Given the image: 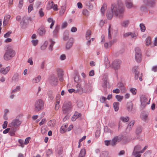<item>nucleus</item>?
I'll use <instances>...</instances> for the list:
<instances>
[{
  "label": "nucleus",
  "mask_w": 157,
  "mask_h": 157,
  "mask_svg": "<svg viewBox=\"0 0 157 157\" xmlns=\"http://www.w3.org/2000/svg\"><path fill=\"white\" fill-rule=\"evenodd\" d=\"M111 10V11H108L106 14V16L108 19H111L113 15L120 18L123 17L124 8L123 4L121 2H118L112 4Z\"/></svg>",
  "instance_id": "obj_1"
},
{
  "label": "nucleus",
  "mask_w": 157,
  "mask_h": 157,
  "mask_svg": "<svg viewBox=\"0 0 157 157\" xmlns=\"http://www.w3.org/2000/svg\"><path fill=\"white\" fill-rule=\"evenodd\" d=\"M15 55V52L12 49H10L7 50L4 56V59L5 60L8 61L14 57Z\"/></svg>",
  "instance_id": "obj_2"
},
{
  "label": "nucleus",
  "mask_w": 157,
  "mask_h": 157,
  "mask_svg": "<svg viewBox=\"0 0 157 157\" xmlns=\"http://www.w3.org/2000/svg\"><path fill=\"white\" fill-rule=\"evenodd\" d=\"M151 99H148L144 95H142L140 97V107L144 108L146 107L147 105L150 104Z\"/></svg>",
  "instance_id": "obj_3"
},
{
  "label": "nucleus",
  "mask_w": 157,
  "mask_h": 157,
  "mask_svg": "<svg viewBox=\"0 0 157 157\" xmlns=\"http://www.w3.org/2000/svg\"><path fill=\"white\" fill-rule=\"evenodd\" d=\"M135 59L137 62H140L141 60V54L140 48L138 47L135 48Z\"/></svg>",
  "instance_id": "obj_4"
},
{
  "label": "nucleus",
  "mask_w": 157,
  "mask_h": 157,
  "mask_svg": "<svg viewBox=\"0 0 157 157\" xmlns=\"http://www.w3.org/2000/svg\"><path fill=\"white\" fill-rule=\"evenodd\" d=\"M31 21V18L30 17H24L20 22V25L21 27L23 28L26 25L29 21Z\"/></svg>",
  "instance_id": "obj_5"
},
{
  "label": "nucleus",
  "mask_w": 157,
  "mask_h": 157,
  "mask_svg": "<svg viewBox=\"0 0 157 157\" xmlns=\"http://www.w3.org/2000/svg\"><path fill=\"white\" fill-rule=\"evenodd\" d=\"M121 61L120 60H116L113 63L112 67L115 70L120 68Z\"/></svg>",
  "instance_id": "obj_6"
},
{
  "label": "nucleus",
  "mask_w": 157,
  "mask_h": 157,
  "mask_svg": "<svg viewBox=\"0 0 157 157\" xmlns=\"http://www.w3.org/2000/svg\"><path fill=\"white\" fill-rule=\"evenodd\" d=\"M144 4L150 7H152L155 6V0H144Z\"/></svg>",
  "instance_id": "obj_7"
},
{
  "label": "nucleus",
  "mask_w": 157,
  "mask_h": 157,
  "mask_svg": "<svg viewBox=\"0 0 157 157\" xmlns=\"http://www.w3.org/2000/svg\"><path fill=\"white\" fill-rule=\"evenodd\" d=\"M49 82L52 84L56 85L57 84L58 80L56 76L52 75L50 77Z\"/></svg>",
  "instance_id": "obj_8"
},
{
  "label": "nucleus",
  "mask_w": 157,
  "mask_h": 157,
  "mask_svg": "<svg viewBox=\"0 0 157 157\" xmlns=\"http://www.w3.org/2000/svg\"><path fill=\"white\" fill-rule=\"evenodd\" d=\"M11 67L8 66L6 67H3L1 68L0 70V73L5 75H6L10 71Z\"/></svg>",
  "instance_id": "obj_9"
},
{
  "label": "nucleus",
  "mask_w": 157,
  "mask_h": 157,
  "mask_svg": "<svg viewBox=\"0 0 157 157\" xmlns=\"http://www.w3.org/2000/svg\"><path fill=\"white\" fill-rule=\"evenodd\" d=\"M121 136H117L115 137L111 142V145L113 146L116 144L117 142H119L122 139Z\"/></svg>",
  "instance_id": "obj_10"
},
{
  "label": "nucleus",
  "mask_w": 157,
  "mask_h": 157,
  "mask_svg": "<svg viewBox=\"0 0 157 157\" xmlns=\"http://www.w3.org/2000/svg\"><path fill=\"white\" fill-rule=\"evenodd\" d=\"M21 122L19 119H15L13 120L10 124L15 128L18 127L21 124Z\"/></svg>",
  "instance_id": "obj_11"
},
{
  "label": "nucleus",
  "mask_w": 157,
  "mask_h": 157,
  "mask_svg": "<svg viewBox=\"0 0 157 157\" xmlns=\"http://www.w3.org/2000/svg\"><path fill=\"white\" fill-rule=\"evenodd\" d=\"M44 102L42 100L39 99L36 101L35 104L36 108H42L44 107Z\"/></svg>",
  "instance_id": "obj_12"
},
{
  "label": "nucleus",
  "mask_w": 157,
  "mask_h": 157,
  "mask_svg": "<svg viewBox=\"0 0 157 157\" xmlns=\"http://www.w3.org/2000/svg\"><path fill=\"white\" fill-rule=\"evenodd\" d=\"M148 113L147 112L143 111L140 114V118L144 121H146L148 118Z\"/></svg>",
  "instance_id": "obj_13"
},
{
  "label": "nucleus",
  "mask_w": 157,
  "mask_h": 157,
  "mask_svg": "<svg viewBox=\"0 0 157 157\" xmlns=\"http://www.w3.org/2000/svg\"><path fill=\"white\" fill-rule=\"evenodd\" d=\"M92 90V86L90 84H86L83 90V91L85 93H90Z\"/></svg>",
  "instance_id": "obj_14"
},
{
  "label": "nucleus",
  "mask_w": 157,
  "mask_h": 157,
  "mask_svg": "<svg viewBox=\"0 0 157 157\" xmlns=\"http://www.w3.org/2000/svg\"><path fill=\"white\" fill-rule=\"evenodd\" d=\"M130 23L129 20H126L123 21L121 23V26L124 28H125L128 26Z\"/></svg>",
  "instance_id": "obj_15"
},
{
  "label": "nucleus",
  "mask_w": 157,
  "mask_h": 157,
  "mask_svg": "<svg viewBox=\"0 0 157 157\" xmlns=\"http://www.w3.org/2000/svg\"><path fill=\"white\" fill-rule=\"evenodd\" d=\"M73 39L71 38L66 44V48L67 49H70L72 46L73 43Z\"/></svg>",
  "instance_id": "obj_16"
},
{
  "label": "nucleus",
  "mask_w": 157,
  "mask_h": 157,
  "mask_svg": "<svg viewBox=\"0 0 157 157\" xmlns=\"http://www.w3.org/2000/svg\"><path fill=\"white\" fill-rule=\"evenodd\" d=\"M125 5L128 8H131L133 6L132 2L131 0H127L125 2Z\"/></svg>",
  "instance_id": "obj_17"
},
{
  "label": "nucleus",
  "mask_w": 157,
  "mask_h": 157,
  "mask_svg": "<svg viewBox=\"0 0 157 157\" xmlns=\"http://www.w3.org/2000/svg\"><path fill=\"white\" fill-rule=\"evenodd\" d=\"M38 32L40 36H43L45 34V29L43 27L40 28L38 29Z\"/></svg>",
  "instance_id": "obj_18"
},
{
  "label": "nucleus",
  "mask_w": 157,
  "mask_h": 157,
  "mask_svg": "<svg viewBox=\"0 0 157 157\" xmlns=\"http://www.w3.org/2000/svg\"><path fill=\"white\" fill-rule=\"evenodd\" d=\"M141 149V146L140 145H136L134 148V151L133 152V153L136 154L139 152Z\"/></svg>",
  "instance_id": "obj_19"
},
{
  "label": "nucleus",
  "mask_w": 157,
  "mask_h": 157,
  "mask_svg": "<svg viewBox=\"0 0 157 157\" xmlns=\"http://www.w3.org/2000/svg\"><path fill=\"white\" fill-rule=\"evenodd\" d=\"M41 79L40 75H38L37 77L34 78L32 80V82L33 83H37L39 82Z\"/></svg>",
  "instance_id": "obj_20"
},
{
  "label": "nucleus",
  "mask_w": 157,
  "mask_h": 157,
  "mask_svg": "<svg viewBox=\"0 0 157 157\" xmlns=\"http://www.w3.org/2000/svg\"><path fill=\"white\" fill-rule=\"evenodd\" d=\"M118 85H119L118 87L120 89L122 93H124L126 92V89L123 86V85L122 84L120 83L119 84H118Z\"/></svg>",
  "instance_id": "obj_21"
},
{
  "label": "nucleus",
  "mask_w": 157,
  "mask_h": 157,
  "mask_svg": "<svg viewBox=\"0 0 157 157\" xmlns=\"http://www.w3.org/2000/svg\"><path fill=\"white\" fill-rule=\"evenodd\" d=\"M86 150L84 149L81 150L78 157H84L86 153Z\"/></svg>",
  "instance_id": "obj_22"
},
{
  "label": "nucleus",
  "mask_w": 157,
  "mask_h": 157,
  "mask_svg": "<svg viewBox=\"0 0 157 157\" xmlns=\"http://www.w3.org/2000/svg\"><path fill=\"white\" fill-rule=\"evenodd\" d=\"M63 107L65 108H70L72 107L71 103L70 102H65L63 105Z\"/></svg>",
  "instance_id": "obj_23"
},
{
  "label": "nucleus",
  "mask_w": 157,
  "mask_h": 157,
  "mask_svg": "<svg viewBox=\"0 0 157 157\" xmlns=\"http://www.w3.org/2000/svg\"><path fill=\"white\" fill-rule=\"evenodd\" d=\"M10 15H7L5 17L3 21V25H6L7 22V20L10 19Z\"/></svg>",
  "instance_id": "obj_24"
},
{
  "label": "nucleus",
  "mask_w": 157,
  "mask_h": 157,
  "mask_svg": "<svg viewBox=\"0 0 157 157\" xmlns=\"http://www.w3.org/2000/svg\"><path fill=\"white\" fill-rule=\"evenodd\" d=\"M63 72L62 71H60L58 72V75L60 81H62L63 80Z\"/></svg>",
  "instance_id": "obj_25"
},
{
  "label": "nucleus",
  "mask_w": 157,
  "mask_h": 157,
  "mask_svg": "<svg viewBox=\"0 0 157 157\" xmlns=\"http://www.w3.org/2000/svg\"><path fill=\"white\" fill-rule=\"evenodd\" d=\"M56 121L54 120H50L48 123L49 126L51 127H54L56 124Z\"/></svg>",
  "instance_id": "obj_26"
},
{
  "label": "nucleus",
  "mask_w": 157,
  "mask_h": 157,
  "mask_svg": "<svg viewBox=\"0 0 157 157\" xmlns=\"http://www.w3.org/2000/svg\"><path fill=\"white\" fill-rule=\"evenodd\" d=\"M53 2L52 1H49L48 3V5L47 8L48 10H50L53 8Z\"/></svg>",
  "instance_id": "obj_27"
},
{
  "label": "nucleus",
  "mask_w": 157,
  "mask_h": 157,
  "mask_svg": "<svg viewBox=\"0 0 157 157\" xmlns=\"http://www.w3.org/2000/svg\"><path fill=\"white\" fill-rule=\"evenodd\" d=\"M107 5L106 4L104 3L102 6V7H101V12L103 14H104L105 11L107 8Z\"/></svg>",
  "instance_id": "obj_28"
},
{
  "label": "nucleus",
  "mask_w": 157,
  "mask_h": 157,
  "mask_svg": "<svg viewBox=\"0 0 157 157\" xmlns=\"http://www.w3.org/2000/svg\"><path fill=\"white\" fill-rule=\"evenodd\" d=\"M134 124V121H131L128 124L127 128L126 129V130H128V129L129 130H130L131 129L132 127L133 126Z\"/></svg>",
  "instance_id": "obj_29"
},
{
  "label": "nucleus",
  "mask_w": 157,
  "mask_h": 157,
  "mask_svg": "<svg viewBox=\"0 0 157 157\" xmlns=\"http://www.w3.org/2000/svg\"><path fill=\"white\" fill-rule=\"evenodd\" d=\"M115 98L118 101L121 102L123 98V96L119 95H117L115 96Z\"/></svg>",
  "instance_id": "obj_30"
},
{
  "label": "nucleus",
  "mask_w": 157,
  "mask_h": 157,
  "mask_svg": "<svg viewBox=\"0 0 157 157\" xmlns=\"http://www.w3.org/2000/svg\"><path fill=\"white\" fill-rule=\"evenodd\" d=\"M120 119L124 122H128L129 120V118L128 117H121Z\"/></svg>",
  "instance_id": "obj_31"
},
{
  "label": "nucleus",
  "mask_w": 157,
  "mask_h": 157,
  "mask_svg": "<svg viewBox=\"0 0 157 157\" xmlns=\"http://www.w3.org/2000/svg\"><path fill=\"white\" fill-rule=\"evenodd\" d=\"M91 33V32L90 30H89L87 31L86 35V40H88L90 38Z\"/></svg>",
  "instance_id": "obj_32"
},
{
  "label": "nucleus",
  "mask_w": 157,
  "mask_h": 157,
  "mask_svg": "<svg viewBox=\"0 0 157 157\" xmlns=\"http://www.w3.org/2000/svg\"><path fill=\"white\" fill-rule=\"evenodd\" d=\"M142 130V128L141 127H137L136 131V134H139L141 133Z\"/></svg>",
  "instance_id": "obj_33"
},
{
  "label": "nucleus",
  "mask_w": 157,
  "mask_h": 157,
  "mask_svg": "<svg viewBox=\"0 0 157 157\" xmlns=\"http://www.w3.org/2000/svg\"><path fill=\"white\" fill-rule=\"evenodd\" d=\"M151 38L147 37L145 40V44L146 46H148L151 44Z\"/></svg>",
  "instance_id": "obj_34"
},
{
  "label": "nucleus",
  "mask_w": 157,
  "mask_h": 157,
  "mask_svg": "<svg viewBox=\"0 0 157 157\" xmlns=\"http://www.w3.org/2000/svg\"><path fill=\"white\" fill-rule=\"evenodd\" d=\"M108 153L106 151L102 152L100 154V157H106L108 155Z\"/></svg>",
  "instance_id": "obj_35"
},
{
  "label": "nucleus",
  "mask_w": 157,
  "mask_h": 157,
  "mask_svg": "<svg viewBox=\"0 0 157 157\" xmlns=\"http://www.w3.org/2000/svg\"><path fill=\"white\" fill-rule=\"evenodd\" d=\"M50 42L51 44L49 47V49L50 50L52 51L53 50V46L54 44H55V42L53 41L52 40H51Z\"/></svg>",
  "instance_id": "obj_36"
},
{
  "label": "nucleus",
  "mask_w": 157,
  "mask_h": 157,
  "mask_svg": "<svg viewBox=\"0 0 157 157\" xmlns=\"http://www.w3.org/2000/svg\"><path fill=\"white\" fill-rule=\"evenodd\" d=\"M113 30V29L111 28L110 25L108 29V38L109 39H111V32Z\"/></svg>",
  "instance_id": "obj_37"
},
{
  "label": "nucleus",
  "mask_w": 157,
  "mask_h": 157,
  "mask_svg": "<svg viewBox=\"0 0 157 157\" xmlns=\"http://www.w3.org/2000/svg\"><path fill=\"white\" fill-rule=\"evenodd\" d=\"M82 14L86 16H87L89 15V12L86 9H83L82 12Z\"/></svg>",
  "instance_id": "obj_38"
},
{
  "label": "nucleus",
  "mask_w": 157,
  "mask_h": 157,
  "mask_svg": "<svg viewBox=\"0 0 157 157\" xmlns=\"http://www.w3.org/2000/svg\"><path fill=\"white\" fill-rule=\"evenodd\" d=\"M18 142L20 144V146L22 147H24V141L21 139H19L18 140Z\"/></svg>",
  "instance_id": "obj_39"
},
{
  "label": "nucleus",
  "mask_w": 157,
  "mask_h": 157,
  "mask_svg": "<svg viewBox=\"0 0 157 157\" xmlns=\"http://www.w3.org/2000/svg\"><path fill=\"white\" fill-rule=\"evenodd\" d=\"M59 25H57L55 29V30L53 31V33H54L56 34L58 33L59 32Z\"/></svg>",
  "instance_id": "obj_40"
},
{
  "label": "nucleus",
  "mask_w": 157,
  "mask_h": 157,
  "mask_svg": "<svg viewBox=\"0 0 157 157\" xmlns=\"http://www.w3.org/2000/svg\"><path fill=\"white\" fill-rule=\"evenodd\" d=\"M74 81L76 82H81V80L79 77L76 75L74 78Z\"/></svg>",
  "instance_id": "obj_41"
},
{
  "label": "nucleus",
  "mask_w": 157,
  "mask_h": 157,
  "mask_svg": "<svg viewBox=\"0 0 157 157\" xmlns=\"http://www.w3.org/2000/svg\"><path fill=\"white\" fill-rule=\"evenodd\" d=\"M76 87L78 89L76 91L78 92L80 90H81L83 91V89H82L81 87V85L80 84L78 83L77 84V85H76Z\"/></svg>",
  "instance_id": "obj_42"
},
{
  "label": "nucleus",
  "mask_w": 157,
  "mask_h": 157,
  "mask_svg": "<svg viewBox=\"0 0 157 157\" xmlns=\"http://www.w3.org/2000/svg\"><path fill=\"white\" fill-rule=\"evenodd\" d=\"M140 30L142 32H144L145 30V27L143 24H140Z\"/></svg>",
  "instance_id": "obj_43"
},
{
  "label": "nucleus",
  "mask_w": 157,
  "mask_h": 157,
  "mask_svg": "<svg viewBox=\"0 0 157 157\" xmlns=\"http://www.w3.org/2000/svg\"><path fill=\"white\" fill-rule=\"evenodd\" d=\"M107 81L106 80H104L103 81V83L102 85V86L104 88H106L107 87Z\"/></svg>",
  "instance_id": "obj_44"
},
{
  "label": "nucleus",
  "mask_w": 157,
  "mask_h": 157,
  "mask_svg": "<svg viewBox=\"0 0 157 157\" xmlns=\"http://www.w3.org/2000/svg\"><path fill=\"white\" fill-rule=\"evenodd\" d=\"M19 75L18 74L15 75L12 78V80L15 81H17L18 80Z\"/></svg>",
  "instance_id": "obj_45"
},
{
  "label": "nucleus",
  "mask_w": 157,
  "mask_h": 157,
  "mask_svg": "<svg viewBox=\"0 0 157 157\" xmlns=\"http://www.w3.org/2000/svg\"><path fill=\"white\" fill-rule=\"evenodd\" d=\"M117 41V39L115 38L113 39L109 42V46H111L112 45L116 42Z\"/></svg>",
  "instance_id": "obj_46"
},
{
  "label": "nucleus",
  "mask_w": 157,
  "mask_h": 157,
  "mask_svg": "<svg viewBox=\"0 0 157 157\" xmlns=\"http://www.w3.org/2000/svg\"><path fill=\"white\" fill-rule=\"evenodd\" d=\"M23 4V0H19L18 4L19 8L21 9L22 7Z\"/></svg>",
  "instance_id": "obj_47"
},
{
  "label": "nucleus",
  "mask_w": 157,
  "mask_h": 157,
  "mask_svg": "<svg viewBox=\"0 0 157 157\" xmlns=\"http://www.w3.org/2000/svg\"><path fill=\"white\" fill-rule=\"evenodd\" d=\"M31 139V138L30 137H28L26 138L25 140V141L24 142L25 144L27 145V144L29 142V141Z\"/></svg>",
  "instance_id": "obj_48"
},
{
  "label": "nucleus",
  "mask_w": 157,
  "mask_h": 157,
  "mask_svg": "<svg viewBox=\"0 0 157 157\" xmlns=\"http://www.w3.org/2000/svg\"><path fill=\"white\" fill-rule=\"evenodd\" d=\"M106 99V98L104 96L101 97L100 98V101L101 103H104Z\"/></svg>",
  "instance_id": "obj_49"
},
{
  "label": "nucleus",
  "mask_w": 157,
  "mask_h": 157,
  "mask_svg": "<svg viewBox=\"0 0 157 157\" xmlns=\"http://www.w3.org/2000/svg\"><path fill=\"white\" fill-rule=\"evenodd\" d=\"M140 10L142 11H147L148 9L145 6L142 5L141 6Z\"/></svg>",
  "instance_id": "obj_50"
},
{
  "label": "nucleus",
  "mask_w": 157,
  "mask_h": 157,
  "mask_svg": "<svg viewBox=\"0 0 157 157\" xmlns=\"http://www.w3.org/2000/svg\"><path fill=\"white\" fill-rule=\"evenodd\" d=\"M39 14L40 16L42 17L44 16V13L42 9H41L39 11Z\"/></svg>",
  "instance_id": "obj_51"
},
{
  "label": "nucleus",
  "mask_w": 157,
  "mask_h": 157,
  "mask_svg": "<svg viewBox=\"0 0 157 157\" xmlns=\"http://www.w3.org/2000/svg\"><path fill=\"white\" fill-rule=\"evenodd\" d=\"M33 4H30L28 7V12H30L33 9Z\"/></svg>",
  "instance_id": "obj_52"
},
{
  "label": "nucleus",
  "mask_w": 157,
  "mask_h": 157,
  "mask_svg": "<svg viewBox=\"0 0 157 157\" xmlns=\"http://www.w3.org/2000/svg\"><path fill=\"white\" fill-rule=\"evenodd\" d=\"M20 86H17L16 88L13 90L12 91V93H13L15 92L18 90H19L20 89Z\"/></svg>",
  "instance_id": "obj_53"
},
{
  "label": "nucleus",
  "mask_w": 157,
  "mask_h": 157,
  "mask_svg": "<svg viewBox=\"0 0 157 157\" xmlns=\"http://www.w3.org/2000/svg\"><path fill=\"white\" fill-rule=\"evenodd\" d=\"M130 91L133 95H135L136 94V89L134 88H132L130 89Z\"/></svg>",
  "instance_id": "obj_54"
},
{
  "label": "nucleus",
  "mask_w": 157,
  "mask_h": 157,
  "mask_svg": "<svg viewBox=\"0 0 157 157\" xmlns=\"http://www.w3.org/2000/svg\"><path fill=\"white\" fill-rule=\"evenodd\" d=\"M135 71V78L136 79H137L139 76V72L137 71Z\"/></svg>",
  "instance_id": "obj_55"
},
{
  "label": "nucleus",
  "mask_w": 157,
  "mask_h": 157,
  "mask_svg": "<svg viewBox=\"0 0 157 157\" xmlns=\"http://www.w3.org/2000/svg\"><path fill=\"white\" fill-rule=\"evenodd\" d=\"M106 61H105V67L106 68H108L110 66V64L109 61L108 60V59H106Z\"/></svg>",
  "instance_id": "obj_56"
},
{
  "label": "nucleus",
  "mask_w": 157,
  "mask_h": 157,
  "mask_svg": "<svg viewBox=\"0 0 157 157\" xmlns=\"http://www.w3.org/2000/svg\"><path fill=\"white\" fill-rule=\"evenodd\" d=\"M113 105L114 108H118L119 103L118 102H114Z\"/></svg>",
  "instance_id": "obj_57"
},
{
  "label": "nucleus",
  "mask_w": 157,
  "mask_h": 157,
  "mask_svg": "<svg viewBox=\"0 0 157 157\" xmlns=\"http://www.w3.org/2000/svg\"><path fill=\"white\" fill-rule=\"evenodd\" d=\"M52 153V151L51 149L48 150L46 152V155L47 156L50 155Z\"/></svg>",
  "instance_id": "obj_58"
},
{
  "label": "nucleus",
  "mask_w": 157,
  "mask_h": 157,
  "mask_svg": "<svg viewBox=\"0 0 157 157\" xmlns=\"http://www.w3.org/2000/svg\"><path fill=\"white\" fill-rule=\"evenodd\" d=\"M47 130L44 127H43L41 128V132L42 134H44L46 132Z\"/></svg>",
  "instance_id": "obj_59"
},
{
  "label": "nucleus",
  "mask_w": 157,
  "mask_h": 157,
  "mask_svg": "<svg viewBox=\"0 0 157 157\" xmlns=\"http://www.w3.org/2000/svg\"><path fill=\"white\" fill-rule=\"evenodd\" d=\"M120 92V90L118 89L117 88L113 90V92L116 94L119 93Z\"/></svg>",
  "instance_id": "obj_60"
},
{
  "label": "nucleus",
  "mask_w": 157,
  "mask_h": 157,
  "mask_svg": "<svg viewBox=\"0 0 157 157\" xmlns=\"http://www.w3.org/2000/svg\"><path fill=\"white\" fill-rule=\"evenodd\" d=\"M46 122V120L45 119H43L39 123V125L41 126L44 124Z\"/></svg>",
  "instance_id": "obj_61"
},
{
  "label": "nucleus",
  "mask_w": 157,
  "mask_h": 157,
  "mask_svg": "<svg viewBox=\"0 0 157 157\" xmlns=\"http://www.w3.org/2000/svg\"><path fill=\"white\" fill-rule=\"evenodd\" d=\"M140 153H141L140 152V151H139V152H138L137 153L135 154L132 153V155L135 156V157H140L141 155L140 154Z\"/></svg>",
  "instance_id": "obj_62"
},
{
  "label": "nucleus",
  "mask_w": 157,
  "mask_h": 157,
  "mask_svg": "<svg viewBox=\"0 0 157 157\" xmlns=\"http://www.w3.org/2000/svg\"><path fill=\"white\" fill-rule=\"evenodd\" d=\"M11 33V32H8L6 33L4 35V37L5 38H7L9 37Z\"/></svg>",
  "instance_id": "obj_63"
},
{
  "label": "nucleus",
  "mask_w": 157,
  "mask_h": 157,
  "mask_svg": "<svg viewBox=\"0 0 157 157\" xmlns=\"http://www.w3.org/2000/svg\"><path fill=\"white\" fill-rule=\"evenodd\" d=\"M155 46H157V37L155 38L154 41V45L152 46L151 44V47H154Z\"/></svg>",
  "instance_id": "obj_64"
}]
</instances>
